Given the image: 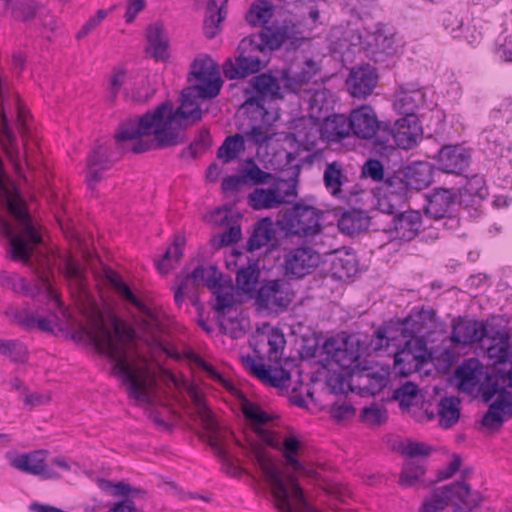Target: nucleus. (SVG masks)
Listing matches in <instances>:
<instances>
[{
	"label": "nucleus",
	"mask_w": 512,
	"mask_h": 512,
	"mask_svg": "<svg viewBox=\"0 0 512 512\" xmlns=\"http://www.w3.org/2000/svg\"><path fill=\"white\" fill-rule=\"evenodd\" d=\"M188 81L196 83L182 90L178 108L166 101L153 111L122 122L115 134L116 142L134 153L184 143L183 131L202 119L201 102L218 96L223 85L218 65L208 55L194 59Z\"/></svg>",
	"instance_id": "1"
},
{
	"label": "nucleus",
	"mask_w": 512,
	"mask_h": 512,
	"mask_svg": "<svg viewBox=\"0 0 512 512\" xmlns=\"http://www.w3.org/2000/svg\"><path fill=\"white\" fill-rule=\"evenodd\" d=\"M83 322H75L72 338L78 342H89L97 352L112 363V375L121 381L129 398L140 404H150L156 387V379L142 358L131 354L134 331L124 322L112 318L110 324L97 304L89 299L80 307Z\"/></svg>",
	"instance_id": "2"
},
{
	"label": "nucleus",
	"mask_w": 512,
	"mask_h": 512,
	"mask_svg": "<svg viewBox=\"0 0 512 512\" xmlns=\"http://www.w3.org/2000/svg\"><path fill=\"white\" fill-rule=\"evenodd\" d=\"M241 411L258 440L282 452L284 466L297 474H309L310 470L302 462L303 443L295 436L281 437L266 428L271 417L258 404L242 396L240 400Z\"/></svg>",
	"instance_id": "3"
},
{
	"label": "nucleus",
	"mask_w": 512,
	"mask_h": 512,
	"mask_svg": "<svg viewBox=\"0 0 512 512\" xmlns=\"http://www.w3.org/2000/svg\"><path fill=\"white\" fill-rule=\"evenodd\" d=\"M314 64L307 62V72L298 77H290L285 72L281 78L271 73H262L250 80L252 91H246V99L242 109H256V111L278 109L273 102L283 99L285 92L297 93L304 83H308L314 75Z\"/></svg>",
	"instance_id": "4"
},
{
	"label": "nucleus",
	"mask_w": 512,
	"mask_h": 512,
	"mask_svg": "<svg viewBox=\"0 0 512 512\" xmlns=\"http://www.w3.org/2000/svg\"><path fill=\"white\" fill-rule=\"evenodd\" d=\"M248 441L259 467L271 483L273 496L279 511L313 512L304 498L296 477L291 474L287 477V481H284L272 459L263 452L254 440L248 439Z\"/></svg>",
	"instance_id": "5"
},
{
	"label": "nucleus",
	"mask_w": 512,
	"mask_h": 512,
	"mask_svg": "<svg viewBox=\"0 0 512 512\" xmlns=\"http://www.w3.org/2000/svg\"><path fill=\"white\" fill-rule=\"evenodd\" d=\"M440 323L432 308L422 307L413 309L402 323L401 333L405 341L404 347L395 353V365L412 363L422 357L421 353H415L413 346H417L421 352L426 348L427 341H433L432 335L439 329Z\"/></svg>",
	"instance_id": "6"
},
{
	"label": "nucleus",
	"mask_w": 512,
	"mask_h": 512,
	"mask_svg": "<svg viewBox=\"0 0 512 512\" xmlns=\"http://www.w3.org/2000/svg\"><path fill=\"white\" fill-rule=\"evenodd\" d=\"M501 370L495 375H487L484 366L477 358L465 359L455 370L458 389L467 395L481 394L489 402L499 392L504 391L500 379Z\"/></svg>",
	"instance_id": "7"
},
{
	"label": "nucleus",
	"mask_w": 512,
	"mask_h": 512,
	"mask_svg": "<svg viewBox=\"0 0 512 512\" xmlns=\"http://www.w3.org/2000/svg\"><path fill=\"white\" fill-rule=\"evenodd\" d=\"M262 45L261 38L253 34L243 38L235 58H228L223 63L224 76L230 80L242 79L263 69L268 62V53Z\"/></svg>",
	"instance_id": "8"
},
{
	"label": "nucleus",
	"mask_w": 512,
	"mask_h": 512,
	"mask_svg": "<svg viewBox=\"0 0 512 512\" xmlns=\"http://www.w3.org/2000/svg\"><path fill=\"white\" fill-rule=\"evenodd\" d=\"M190 396L196 406L198 417L207 432L210 447L223 461V469L233 477L238 476L240 474L239 468L230 461L227 451V443L231 439L232 434L227 429L220 427L203 398L194 388L191 389Z\"/></svg>",
	"instance_id": "9"
},
{
	"label": "nucleus",
	"mask_w": 512,
	"mask_h": 512,
	"mask_svg": "<svg viewBox=\"0 0 512 512\" xmlns=\"http://www.w3.org/2000/svg\"><path fill=\"white\" fill-rule=\"evenodd\" d=\"M481 500L480 494L472 492L465 481H458L434 491L423 503L420 512H441L448 503L455 506L454 512H469L478 506Z\"/></svg>",
	"instance_id": "10"
},
{
	"label": "nucleus",
	"mask_w": 512,
	"mask_h": 512,
	"mask_svg": "<svg viewBox=\"0 0 512 512\" xmlns=\"http://www.w3.org/2000/svg\"><path fill=\"white\" fill-rule=\"evenodd\" d=\"M322 216L321 210L297 203L282 216L278 224L288 235L310 237L321 231Z\"/></svg>",
	"instance_id": "11"
},
{
	"label": "nucleus",
	"mask_w": 512,
	"mask_h": 512,
	"mask_svg": "<svg viewBox=\"0 0 512 512\" xmlns=\"http://www.w3.org/2000/svg\"><path fill=\"white\" fill-rule=\"evenodd\" d=\"M35 273L37 275V282L34 287L28 286L23 277L8 272L0 273V285L13 290L14 292L23 293L31 298H35L41 293H46L47 296L51 300L55 301V303L61 308L63 316L70 318L68 310L62 307V304L58 299V295L52 286V271L49 268L43 267L41 270L37 269Z\"/></svg>",
	"instance_id": "12"
},
{
	"label": "nucleus",
	"mask_w": 512,
	"mask_h": 512,
	"mask_svg": "<svg viewBox=\"0 0 512 512\" xmlns=\"http://www.w3.org/2000/svg\"><path fill=\"white\" fill-rule=\"evenodd\" d=\"M280 259L283 275L288 279L304 278L311 274L322 261L321 254L307 245L285 248Z\"/></svg>",
	"instance_id": "13"
},
{
	"label": "nucleus",
	"mask_w": 512,
	"mask_h": 512,
	"mask_svg": "<svg viewBox=\"0 0 512 512\" xmlns=\"http://www.w3.org/2000/svg\"><path fill=\"white\" fill-rule=\"evenodd\" d=\"M220 281V273L216 267L210 266L204 268L197 266L191 273L186 275H177L175 279L174 301L178 307H181L185 298H188L193 305L198 301L197 289L201 284L207 287H215Z\"/></svg>",
	"instance_id": "14"
},
{
	"label": "nucleus",
	"mask_w": 512,
	"mask_h": 512,
	"mask_svg": "<svg viewBox=\"0 0 512 512\" xmlns=\"http://www.w3.org/2000/svg\"><path fill=\"white\" fill-rule=\"evenodd\" d=\"M322 349L328 360L335 362L344 370L354 372L359 367L358 360L362 353V346L355 335H349L346 338H328Z\"/></svg>",
	"instance_id": "15"
},
{
	"label": "nucleus",
	"mask_w": 512,
	"mask_h": 512,
	"mask_svg": "<svg viewBox=\"0 0 512 512\" xmlns=\"http://www.w3.org/2000/svg\"><path fill=\"white\" fill-rule=\"evenodd\" d=\"M293 296L285 279L267 280L257 290L256 304L260 309L280 313L291 304Z\"/></svg>",
	"instance_id": "16"
},
{
	"label": "nucleus",
	"mask_w": 512,
	"mask_h": 512,
	"mask_svg": "<svg viewBox=\"0 0 512 512\" xmlns=\"http://www.w3.org/2000/svg\"><path fill=\"white\" fill-rule=\"evenodd\" d=\"M250 123L248 128H242L244 141H250L258 146L271 139L270 127L279 119L278 109L256 111V109H242Z\"/></svg>",
	"instance_id": "17"
},
{
	"label": "nucleus",
	"mask_w": 512,
	"mask_h": 512,
	"mask_svg": "<svg viewBox=\"0 0 512 512\" xmlns=\"http://www.w3.org/2000/svg\"><path fill=\"white\" fill-rule=\"evenodd\" d=\"M383 130H387L394 143L405 150L414 148L423 137V129L417 115L403 116L390 127L383 124Z\"/></svg>",
	"instance_id": "18"
},
{
	"label": "nucleus",
	"mask_w": 512,
	"mask_h": 512,
	"mask_svg": "<svg viewBox=\"0 0 512 512\" xmlns=\"http://www.w3.org/2000/svg\"><path fill=\"white\" fill-rule=\"evenodd\" d=\"M296 195L295 184L285 182L276 188H256L248 195V204L254 210L273 209L287 202V198H294Z\"/></svg>",
	"instance_id": "19"
},
{
	"label": "nucleus",
	"mask_w": 512,
	"mask_h": 512,
	"mask_svg": "<svg viewBox=\"0 0 512 512\" xmlns=\"http://www.w3.org/2000/svg\"><path fill=\"white\" fill-rule=\"evenodd\" d=\"M286 340L280 329L270 328L268 331L258 334L253 345L254 352L260 358H267L270 363L279 364Z\"/></svg>",
	"instance_id": "20"
},
{
	"label": "nucleus",
	"mask_w": 512,
	"mask_h": 512,
	"mask_svg": "<svg viewBox=\"0 0 512 512\" xmlns=\"http://www.w3.org/2000/svg\"><path fill=\"white\" fill-rule=\"evenodd\" d=\"M351 132L360 139H372L376 133L383 129L372 107L362 105L353 109L348 116Z\"/></svg>",
	"instance_id": "21"
},
{
	"label": "nucleus",
	"mask_w": 512,
	"mask_h": 512,
	"mask_svg": "<svg viewBox=\"0 0 512 512\" xmlns=\"http://www.w3.org/2000/svg\"><path fill=\"white\" fill-rule=\"evenodd\" d=\"M423 230L422 215L417 210H407L393 216L387 232L393 239L413 240Z\"/></svg>",
	"instance_id": "22"
},
{
	"label": "nucleus",
	"mask_w": 512,
	"mask_h": 512,
	"mask_svg": "<svg viewBox=\"0 0 512 512\" xmlns=\"http://www.w3.org/2000/svg\"><path fill=\"white\" fill-rule=\"evenodd\" d=\"M471 151L463 145L443 146L438 154L439 169L452 174H462L470 164Z\"/></svg>",
	"instance_id": "23"
},
{
	"label": "nucleus",
	"mask_w": 512,
	"mask_h": 512,
	"mask_svg": "<svg viewBox=\"0 0 512 512\" xmlns=\"http://www.w3.org/2000/svg\"><path fill=\"white\" fill-rule=\"evenodd\" d=\"M490 343L487 346V355L493 361L494 366L500 364H509L512 366V346L510 343L511 335L506 329H496L489 326L486 337Z\"/></svg>",
	"instance_id": "24"
},
{
	"label": "nucleus",
	"mask_w": 512,
	"mask_h": 512,
	"mask_svg": "<svg viewBox=\"0 0 512 512\" xmlns=\"http://www.w3.org/2000/svg\"><path fill=\"white\" fill-rule=\"evenodd\" d=\"M46 458V450H36L15 456L11 460V465L27 474L42 476L46 479L58 478L59 475L47 467Z\"/></svg>",
	"instance_id": "25"
},
{
	"label": "nucleus",
	"mask_w": 512,
	"mask_h": 512,
	"mask_svg": "<svg viewBox=\"0 0 512 512\" xmlns=\"http://www.w3.org/2000/svg\"><path fill=\"white\" fill-rule=\"evenodd\" d=\"M378 75L370 65L355 67L350 71L346 84L354 98L365 99L376 87Z\"/></svg>",
	"instance_id": "26"
},
{
	"label": "nucleus",
	"mask_w": 512,
	"mask_h": 512,
	"mask_svg": "<svg viewBox=\"0 0 512 512\" xmlns=\"http://www.w3.org/2000/svg\"><path fill=\"white\" fill-rule=\"evenodd\" d=\"M243 362L245 367L264 384L282 388L287 386V382L290 380V373L282 367L272 369L251 356L243 358Z\"/></svg>",
	"instance_id": "27"
},
{
	"label": "nucleus",
	"mask_w": 512,
	"mask_h": 512,
	"mask_svg": "<svg viewBox=\"0 0 512 512\" xmlns=\"http://www.w3.org/2000/svg\"><path fill=\"white\" fill-rule=\"evenodd\" d=\"M490 324L487 326L478 320L460 319L453 326L451 339L453 342L471 345L487 337Z\"/></svg>",
	"instance_id": "28"
},
{
	"label": "nucleus",
	"mask_w": 512,
	"mask_h": 512,
	"mask_svg": "<svg viewBox=\"0 0 512 512\" xmlns=\"http://www.w3.org/2000/svg\"><path fill=\"white\" fill-rule=\"evenodd\" d=\"M320 137L328 143H338L351 136L349 119L343 114H333L324 118L319 128Z\"/></svg>",
	"instance_id": "29"
},
{
	"label": "nucleus",
	"mask_w": 512,
	"mask_h": 512,
	"mask_svg": "<svg viewBox=\"0 0 512 512\" xmlns=\"http://www.w3.org/2000/svg\"><path fill=\"white\" fill-rule=\"evenodd\" d=\"M112 162L108 157V150L104 145L96 146L87 160L86 182L93 190L103 177V172L110 169Z\"/></svg>",
	"instance_id": "30"
},
{
	"label": "nucleus",
	"mask_w": 512,
	"mask_h": 512,
	"mask_svg": "<svg viewBox=\"0 0 512 512\" xmlns=\"http://www.w3.org/2000/svg\"><path fill=\"white\" fill-rule=\"evenodd\" d=\"M455 204V193L452 190L437 188L428 196L425 213L436 220L449 217Z\"/></svg>",
	"instance_id": "31"
},
{
	"label": "nucleus",
	"mask_w": 512,
	"mask_h": 512,
	"mask_svg": "<svg viewBox=\"0 0 512 512\" xmlns=\"http://www.w3.org/2000/svg\"><path fill=\"white\" fill-rule=\"evenodd\" d=\"M146 40L148 46L146 52L156 61H165L169 58V41L164 25L153 23L146 29Z\"/></svg>",
	"instance_id": "32"
},
{
	"label": "nucleus",
	"mask_w": 512,
	"mask_h": 512,
	"mask_svg": "<svg viewBox=\"0 0 512 512\" xmlns=\"http://www.w3.org/2000/svg\"><path fill=\"white\" fill-rule=\"evenodd\" d=\"M348 175L343 163L333 161L327 163L323 173V182L327 191L337 199H345L343 187L348 183Z\"/></svg>",
	"instance_id": "33"
},
{
	"label": "nucleus",
	"mask_w": 512,
	"mask_h": 512,
	"mask_svg": "<svg viewBox=\"0 0 512 512\" xmlns=\"http://www.w3.org/2000/svg\"><path fill=\"white\" fill-rule=\"evenodd\" d=\"M507 391L504 387L503 392H499L498 398L492 402L488 411L482 418V425L487 428H498L505 420V415L511 414L512 402L507 398Z\"/></svg>",
	"instance_id": "34"
},
{
	"label": "nucleus",
	"mask_w": 512,
	"mask_h": 512,
	"mask_svg": "<svg viewBox=\"0 0 512 512\" xmlns=\"http://www.w3.org/2000/svg\"><path fill=\"white\" fill-rule=\"evenodd\" d=\"M424 104V93L419 88L401 86L395 94L394 107L403 116L416 115V110Z\"/></svg>",
	"instance_id": "35"
},
{
	"label": "nucleus",
	"mask_w": 512,
	"mask_h": 512,
	"mask_svg": "<svg viewBox=\"0 0 512 512\" xmlns=\"http://www.w3.org/2000/svg\"><path fill=\"white\" fill-rule=\"evenodd\" d=\"M246 257L239 253L234 265L237 266L241 262V267L236 271V285L238 289L244 293H251L255 291L256 284L258 283L260 270L256 261H249L247 266H244L243 261Z\"/></svg>",
	"instance_id": "36"
},
{
	"label": "nucleus",
	"mask_w": 512,
	"mask_h": 512,
	"mask_svg": "<svg viewBox=\"0 0 512 512\" xmlns=\"http://www.w3.org/2000/svg\"><path fill=\"white\" fill-rule=\"evenodd\" d=\"M227 1L209 0L204 20V34L206 37L211 39L218 33L219 26L227 15Z\"/></svg>",
	"instance_id": "37"
},
{
	"label": "nucleus",
	"mask_w": 512,
	"mask_h": 512,
	"mask_svg": "<svg viewBox=\"0 0 512 512\" xmlns=\"http://www.w3.org/2000/svg\"><path fill=\"white\" fill-rule=\"evenodd\" d=\"M369 226L368 216L361 210L352 209L342 214L338 220V227L341 232L354 236L366 230Z\"/></svg>",
	"instance_id": "38"
},
{
	"label": "nucleus",
	"mask_w": 512,
	"mask_h": 512,
	"mask_svg": "<svg viewBox=\"0 0 512 512\" xmlns=\"http://www.w3.org/2000/svg\"><path fill=\"white\" fill-rule=\"evenodd\" d=\"M274 237L275 230L272 221L269 218H264L255 224L247 241V249L251 252L258 250L266 246Z\"/></svg>",
	"instance_id": "39"
},
{
	"label": "nucleus",
	"mask_w": 512,
	"mask_h": 512,
	"mask_svg": "<svg viewBox=\"0 0 512 512\" xmlns=\"http://www.w3.org/2000/svg\"><path fill=\"white\" fill-rule=\"evenodd\" d=\"M99 486L104 491H110L113 497L130 499L133 502L134 499H144L147 495L145 490L133 487L123 481L114 483L109 480H101Z\"/></svg>",
	"instance_id": "40"
},
{
	"label": "nucleus",
	"mask_w": 512,
	"mask_h": 512,
	"mask_svg": "<svg viewBox=\"0 0 512 512\" xmlns=\"http://www.w3.org/2000/svg\"><path fill=\"white\" fill-rule=\"evenodd\" d=\"M460 401L456 397H445L438 403V417L441 427L448 429L455 425L460 417Z\"/></svg>",
	"instance_id": "41"
},
{
	"label": "nucleus",
	"mask_w": 512,
	"mask_h": 512,
	"mask_svg": "<svg viewBox=\"0 0 512 512\" xmlns=\"http://www.w3.org/2000/svg\"><path fill=\"white\" fill-rule=\"evenodd\" d=\"M273 14L274 7L269 0H255L247 11L245 19L251 26H264Z\"/></svg>",
	"instance_id": "42"
},
{
	"label": "nucleus",
	"mask_w": 512,
	"mask_h": 512,
	"mask_svg": "<svg viewBox=\"0 0 512 512\" xmlns=\"http://www.w3.org/2000/svg\"><path fill=\"white\" fill-rule=\"evenodd\" d=\"M450 20H454L458 23V19L452 13H447L443 19L445 29L452 35L453 38H458L466 41L468 44L478 43L481 38V32H479L475 26L467 25L463 27V23H460L459 27H451L448 23Z\"/></svg>",
	"instance_id": "43"
},
{
	"label": "nucleus",
	"mask_w": 512,
	"mask_h": 512,
	"mask_svg": "<svg viewBox=\"0 0 512 512\" xmlns=\"http://www.w3.org/2000/svg\"><path fill=\"white\" fill-rule=\"evenodd\" d=\"M405 178L409 180L412 189H424L428 187L432 181L431 168L427 163H416L408 167Z\"/></svg>",
	"instance_id": "44"
},
{
	"label": "nucleus",
	"mask_w": 512,
	"mask_h": 512,
	"mask_svg": "<svg viewBox=\"0 0 512 512\" xmlns=\"http://www.w3.org/2000/svg\"><path fill=\"white\" fill-rule=\"evenodd\" d=\"M244 151V136L241 134H235L225 139L218 149L217 157L221 159L223 163H229L237 159Z\"/></svg>",
	"instance_id": "45"
},
{
	"label": "nucleus",
	"mask_w": 512,
	"mask_h": 512,
	"mask_svg": "<svg viewBox=\"0 0 512 512\" xmlns=\"http://www.w3.org/2000/svg\"><path fill=\"white\" fill-rule=\"evenodd\" d=\"M44 11L45 7L35 0H16L12 6V16L23 22L40 16Z\"/></svg>",
	"instance_id": "46"
},
{
	"label": "nucleus",
	"mask_w": 512,
	"mask_h": 512,
	"mask_svg": "<svg viewBox=\"0 0 512 512\" xmlns=\"http://www.w3.org/2000/svg\"><path fill=\"white\" fill-rule=\"evenodd\" d=\"M183 244L184 239L177 237L172 245L168 247L162 259L156 262L157 268L161 273L167 274L175 267V264L179 262L183 256Z\"/></svg>",
	"instance_id": "47"
},
{
	"label": "nucleus",
	"mask_w": 512,
	"mask_h": 512,
	"mask_svg": "<svg viewBox=\"0 0 512 512\" xmlns=\"http://www.w3.org/2000/svg\"><path fill=\"white\" fill-rule=\"evenodd\" d=\"M425 474L423 461L409 459L401 472L399 483L403 487H411L415 485Z\"/></svg>",
	"instance_id": "48"
},
{
	"label": "nucleus",
	"mask_w": 512,
	"mask_h": 512,
	"mask_svg": "<svg viewBox=\"0 0 512 512\" xmlns=\"http://www.w3.org/2000/svg\"><path fill=\"white\" fill-rule=\"evenodd\" d=\"M0 354L17 363H24L28 359V349L19 340L0 339Z\"/></svg>",
	"instance_id": "49"
},
{
	"label": "nucleus",
	"mask_w": 512,
	"mask_h": 512,
	"mask_svg": "<svg viewBox=\"0 0 512 512\" xmlns=\"http://www.w3.org/2000/svg\"><path fill=\"white\" fill-rule=\"evenodd\" d=\"M253 35L261 38L262 46L267 53L268 50H276L285 43L279 25L266 26L259 33Z\"/></svg>",
	"instance_id": "50"
},
{
	"label": "nucleus",
	"mask_w": 512,
	"mask_h": 512,
	"mask_svg": "<svg viewBox=\"0 0 512 512\" xmlns=\"http://www.w3.org/2000/svg\"><path fill=\"white\" fill-rule=\"evenodd\" d=\"M110 284L113 286L115 291L127 302L138 308L139 310H145V305L134 295L127 284L121 279V277L110 271L107 275Z\"/></svg>",
	"instance_id": "51"
},
{
	"label": "nucleus",
	"mask_w": 512,
	"mask_h": 512,
	"mask_svg": "<svg viewBox=\"0 0 512 512\" xmlns=\"http://www.w3.org/2000/svg\"><path fill=\"white\" fill-rule=\"evenodd\" d=\"M407 202V196L395 195L383 192L378 198V209L386 214L393 216L403 212L402 209L405 207Z\"/></svg>",
	"instance_id": "52"
},
{
	"label": "nucleus",
	"mask_w": 512,
	"mask_h": 512,
	"mask_svg": "<svg viewBox=\"0 0 512 512\" xmlns=\"http://www.w3.org/2000/svg\"><path fill=\"white\" fill-rule=\"evenodd\" d=\"M5 315L12 323L26 330L35 328V315L27 308L19 309L15 306H9L5 311Z\"/></svg>",
	"instance_id": "53"
},
{
	"label": "nucleus",
	"mask_w": 512,
	"mask_h": 512,
	"mask_svg": "<svg viewBox=\"0 0 512 512\" xmlns=\"http://www.w3.org/2000/svg\"><path fill=\"white\" fill-rule=\"evenodd\" d=\"M242 180L245 185H259L268 183L272 178V174L263 171L253 161H249L247 166L241 172Z\"/></svg>",
	"instance_id": "54"
},
{
	"label": "nucleus",
	"mask_w": 512,
	"mask_h": 512,
	"mask_svg": "<svg viewBox=\"0 0 512 512\" xmlns=\"http://www.w3.org/2000/svg\"><path fill=\"white\" fill-rule=\"evenodd\" d=\"M393 397L399 402L401 409L406 410L418 398V387L412 382H406L394 391Z\"/></svg>",
	"instance_id": "55"
},
{
	"label": "nucleus",
	"mask_w": 512,
	"mask_h": 512,
	"mask_svg": "<svg viewBox=\"0 0 512 512\" xmlns=\"http://www.w3.org/2000/svg\"><path fill=\"white\" fill-rule=\"evenodd\" d=\"M215 305L214 308L218 312L224 313L227 309L232 308L235 303V296L232 288L219 285V281L214 287Z\"/></svg>",
	"instance_id": "56"
},
{
	"label": "nucleus",
	"mask_w": 512,
	"mask_h": 512,
	"mask_svg": "<svg viewBox=\"0 0 512 512\" xmlns=\"http://www.w3.org/2000/svg\"><path fill=\"white\" fill-rule=\"evenodd\" d=\"M409 188H411L409 180L396 174L388 177L381 186L382 192L402 196H407Z\"/></svg>",
	"instance_id": "57"
},
{
	"label": "nucleus",
	"mask_w": 512,
	"mask_h": 512,
	"mask_svg": "<svg viewBox=\"0 0 512 512\" xmlns=\"http://www.w3.org/2000/svg\"><path fill=\"white\" fill-rule=\"evenodd\" d=\"M187 358L198 367H201L204 371H206L213 380L221 383L227 389H233V385L225 378H223V376L211 364L207 363L199 355L190 351L187 353Z\"/></svg>",
	"instance_id": "58"
},
{
	"label": "nucleus",
	"mask_w": 512,
	"mask_h": 512,
	"mask_svg": "<svg viewBox=\"0 0 512 512\" xmlns=\"http://www.w3.org/2000/svg\"><path fill=\"white\" fill-rule=\"evenodd\" d=\"M469 195L479 200H483L487 195L485 180L480 175H473L469 178L463 187V195Z\"/></svg>",
	"instance_id": "59"
},
{
	"label": "nucleus",
	"mask_w": 512,
	"mask_h": 512,
	"mask_svg": "<svg viewBox=\"0 0 512 512\" xmlns=\"http://www.w3.org/2000/svg\"><path fill=\"white\" fill-rule=\"evenodd\" d=\"M361 418L370 425H380L386 422L387 411L383 406L373 404L362 409Z\"/></svg>",
	"instance_id": "60"
},
{
	"label": "nucleus",
	"mask_w": 512,
	"mask_h": 512,
	"mask_svg": "<svg viewBox=\"0 0 512 512\" xmlns=\"http://www.w3.org/2000/svg\"><path fill=\"white\" fill-rule=\"evenodd\" d=\"M63 265L65 276L69 280L74 281L75 284L79 287V289H82L84 281V272L81 269L78 262L75 261L71 256H65Z\"/></svg>",
	"instance_id": "61"
},
{
	"label": "nucleus",
	"mask_w": 512,
	"mask_h": 512,
	"mask_svg": "<svg viewBox=\"0 0 512 512\" xmlns=\"http://www.w3.org/2000/svg\"><path fill=\"white\" fill-rule=\"evenodd\" d=\"M375 52L382 53L387 56L395 54V40L393 34L387 35L384 32L378 31L374 34Z\"/></svg>",
	"instance_id": "62"
},
{
	"label": "nucleus",
	"mask_w": 512,
	"mask_h": 512,
	"mask_svg": "<svg viewBox=\"0 0 512 512\" xmlns=\"http://www.w3.org/2000/svg\"><path fill=\"white\" fill-rule=\"evenodd\" d=\"M241 228L239 225H231L229 229L223 232L221 235L212 239V245L219 249L224 246L237 243L241 239Z\"/></svg>",
	"instance_id": "63"
},
{
	"label": "nucleus",
	"mask_w": 512,
	"mask_h": 512,
	"mask_svg": "<svg viewBox=\"0 0 512 512\" xmlns=\"http://www.w3.org/2000/svg\"><path fill=\"white\" fill-rule=\"evenodd\" d=\"M126 73L122 69L114 70L109 80V86L106 93V99L110 103L115 102L121 87L125 83Z\"/></svg>",
	"instance_id": "64"
}]
</instances>
